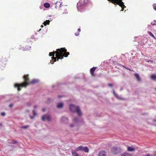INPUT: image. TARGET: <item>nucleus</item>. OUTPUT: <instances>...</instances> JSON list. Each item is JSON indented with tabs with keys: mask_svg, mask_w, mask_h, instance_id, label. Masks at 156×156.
<instances>
[{
	"mask_svg": "<svg viewBox=\"0 0 156 156\" xmlns=\"http://www.w3.org/2000/svg\"><path fill=\"white\" fill-rule=\"evenodd\" d=\"M69 54V52H67V50L65 48L57 49L56 51L49 53V56H52V59L54 60L53 61L51 60L50 62L53 64L56 60L58 61L59 59H62L64 57H67Z\"/></svg>",
	"mask_w": 156,
	"mask_h": 156,
	"instance_id": "nucleus-1",
	"label": "nucleus"
},
{
	"mask_svg": "<svg viewBox=\"0 0 156 156\" xmlns=\"http://www.w3.org/2000/svg\"><path fill=\"white\" fill-rule=\"evenodd\" d=\"M38 80H33L31 81H30L29 83H22L20 84L16 83L15 84V87H17V90L18 91H20L21 90L20 88V87H26L28 85L30 84H33L37 83Z\"/></svg>",
	"mask_w": 156,
	"mask_h": 156,
	"instance_id": "nucleus-2",
	"label": "nucleus"
},
{
	"mask_svg": "<svg viewBox=\"0 0 156 156\" xmlns=\"http://www.w3.org/2000/svg\"><path fill=\"white\" fill-rule=\"evenodd\" d=\"M70 110L72 112H76L79 116H80L82 113L79 107L73 105H71L69 106Z\"/></svg>",
	"mask_w": 156,
	"mask_h": 156,
	"instance_id": "nucleus-3",
	"label": "nucleus"
},
{
	"mask_svg": "<svg viewBox=\"0 0 156 156\" xmlns=\"http://www.w3.org/2000/svg\"><path fill=\"white\" fill-rule=\"evenodd\" d=\"M90 1L88 0H80L77 4V7L79 8L80 6H82L86 5L89 3Z\"/></svg>",
	"mask_w": 156,
	"mask_h": 156,
	"instance_id": "nucleus-4",
	"label": "nucleus"
},
{
	"mask_svg": "<svg viewBox=\"0 0 156 156\" xmlns=\"http://www.w3.org/2000/svg\"><path fill=\"white\" fill-rule=\"evenodd\" d=\"M51 119V117L49 115H44L42 116V121H44L45 119L48 120L50 121Z\"/></svg>",
	"mask_w": 156,
	"mask_h": 156,
	"instance_id": "nucleus-5",
	"label": "nucleus"
},
{
	"mask_svg": "<svg viewBox=\"0 0 156 156\" xmlns=\"http://www.w3.org/2000/svg\"><path fill=\"white\" fill-rule=\"evenodd\" d=\"M114 4L116 5H118L120 6L121 7L122 9L120 10L121 11H123L124 10V8L126 7L124 5V3L123 2H122V4L121 3H115Z\"/></svg>",
	"mask_w": 156,
	"mask_h": 156,
	"instance_id": "nucleus-6",
	"label": "nucleus"
},
{
	"mask_svg": "<svg viewBox=\"0 0 156 156\" xmlns=\"http://www.w3.org/2000/svg\"><path fill=\"white\" fill-rule=\"evenodd\" d=\"M110 2H111L113 4L117 3H121L122 4V0H108Z\"/></svg>",
	"mask_w": 156,
	"mask_h": 156,
	"instance_id": "nucleus-7",
	"label": "nucleus"
},
{
	"mask_svg": "<svg viewBox=\"0 0 156 156\" xmlns=\"http://www.w3.org/2000/svg\"><path fill=\"white\" fill-rule=\"evenodd\" d=\"M23 79L25 82L23 83H29L30 80L28 75H25L23 76Z\"/></svg>",
	"mask_w": 156,
	"mask_h": 156,
	"instance_id": "nucleus-8",
	"label": "nucleus"
},
{
	"mask_svg": "<svg viewBox=\"0 0 156 156\" xmlns=\"http://www.w3.org/2000/svg\"><path fill=\"white\" fill-rule=\"evenodd\" d=\"M127 151L130 152L133 151L136 149V148L133 146L132 147L127 146Z\"/></svg>",
	"mask_w": 156,
	"mask_h": 156,
	"instance_id": "nucleus-9",
	"label": "nucleus"
},
{
	"mask_svg": "<svg viewBox=\"0 0 156 156\" xmlns=\"http://www.w3.org/2000/svg\"><path fill=\"white\" fill-rule=\"evenodd\" d=\"M106 152L104 151H102L99 153L98 156H106Z\"/></svg>",
	"mask_w": 156,
	"mask_h": 156,
	"instance_id": "nucleus-10",
	"label": "nucleus"
},
{
	"mask_svg": "<svg viewBox=\"0 0 156 156\" xmlns=\"http://www.w3.org/2000/svg\"><path fill=\"white\" fill-rule=\"evenodd\" d=\"M96 69V67H93L90 69V72L92 76H95V74L94 73V71Z\"/></svg>",
	"mask_w": 156,
	"mask_h": 156,
	"instance_id": "nucleus-11",
	"label": "nucleus"
},
{
	"mask_svg": "<svg viewBox=\"0 0 156 156\" xmlns=\"http://www.w3.org/2000/svg\"><path fill=\"white\" fill-rule=\"evenodd\" d=\"M117 148L115 147H113L111 150V151L114 154H116L117 153Z\"/></svg>",
	"mask_w": 156,
	"mask_h": 156,
	"instance_id": "nucleus-12",
	"label": "nucleus"
},
{
	"mask_svg": "<svg viewBox=\"0 0 156 156\" xmlns=\"http://www.w3.org/2000/svg\"><path fill=\"white\" fill-rule=\"evenodd\" d=\"M83 147L82 146H80L79 147H78L76 149V150L77 151H83Z\"/></svg>",
	"mask_w": 156,
	"mask_h": 156,
	"instance_id": "nucleus-13",
	"label": "nucleus"
},
{
	"mask_svg": "<svg viewBox=\"0 0 156 156\" xmlns=\"http://www.w3.org/2000/svg\"><path fill=\"white\" fill-rule=\"evenodd\" d=\"M72 154L73 156H79V154L75 151H72Z\"/></svg>",
	"mask_w": 156,
	"mask_h": 156,
	"instance_id": "nucleus-14",
	"label": "nucleus"
},
{
	"mask_svg": "<svg viewBox=\"0 0 156 156\" xmlns=\"http://www.w3.org/2000/svg\"><path fill=\"white\" fill-rule=\"evenodd\" d=\"M151 78L153 80H156V75L152 74L150 76Z\"/></svg>",
	"mask_w": 156,
	"mask_h": 156,
	"instance_id": "nucleus-15",
	"label": "nucleus"
},
{
	"mask_svg": "<svg viewBox=\"0 0 156 156\" xmlns=\"http://www.w3.org/2000/svg\"><path fill=\"white\" fill-rule=\"evenodd\" d=\"M83 151L86 153H88L89 152V149L87 147H83Z\"/></svg>",
	"mask_w": 156,
	"mask_h": 156,
	"instance_id": "nucleus-16",
	"label": "nucleus"
},
{
	"mask_svg": "<svg viewBox=\"0 0 156 156\" xmlns=\"http://www.w3.org/2000/svg\"><path fill=\"white\" fill-rule=\"evenodd\" d=\"M135 76L136 77L137 80L138 81H140V79L139 77V75L138 74H134Z\"/></svg>",
	"mask_w": 156,
	"mask_h": 156,
	"instance_id": "nucleus-17",
	"label": "nucleus"
},
{
	"mask_svg": "<svg viewBox=\"0 0 156 156\" xmlns=\"http://www.w3.org/2000/svg\"><path fill=\"white\" fill-rule=\"evenodd\" d=\"M63 106V103H58L57 105V107L58 108H61Z\"/></svg>",
	"mask_w": 156,
	"mask_h": 156,
	"instance_id": "nucleus-18",
	"label": "nucleus"
},
{
	"mask_svg": "<svg viewBox=\"0 0 156 156\" xmlns=\"http://www.w3.org/2000/svg\"><path fill=\"white\" fill-rule=\"evenodd\" d=\"M44 6L46 8H48L50 7V4L48 2L45 3L44 5Z\"/></svg>",
	"mask_w": 156,
	"mask_h": 156,
	"instance_id": "nucleus-19",
	"label": "nucleus"
},
{
	"mask_svg": "<svg viewBox=\"0 0 156 156\" xmlns=\"http://www.w3.org/2000/svg\"><path fill=\"white\" fill-rule=\"evenodd\" d=\"M50 22V21L49 20H46L44 22L43 24L44 26H46L47 24H49Z\"/></svg>",
	"mask_w": 156,
	"mask_h": 156,
	"instance_id": "nucleus-20",
	"label": "nucleus"
},
{
	"mask_svg": "<svg viewBox=\"0 0 156 156\" xmlns=\"http://www.w3.org/2000/svg\"><path fill=\"white\" fill-rule=\"evenodd\" d=\"M148 34L150 35L151 37H152L154 39H156L155 37L154 36V35L150 31L148 32Z\"/></svg>",
	"mask_w": 156,
	"mask_h": 156,
	"instance_id": "nucleus-21",
	"label": "nucleus"
},
{
	"mask_svg": "<svg viewBox=\"0 0 156 156\" xmlns=\"http://www.w3.org/2000/svg\"><path fill=\"white\" fill-rule=\"evenodd\" d=\"M121 156H132V155L129 153H124L122 154Z\"/></svg>",
	"mask_w": 156,
	"mask_h": 156,
	"instance_id": "nucleus-22",
	"label": "nucleus"
},
{
	"mask_svg": "<svg viewBox=\"0 0 156 156\" xmlns=\"http://www.w3.org/2000/svg\"><path fill=\"white\" fill-rule=\"evenodd\" d=\"M17 143V141H15L14 140H12V141L10 142H9V143L10 144H15Z\"/></svg>",
	"mask_w": 156,
	"mask_h": 156,
	"instance_id": "nucleus-23",
	"label": "nucleus"
},
{
	"mask_svg": "<svg viewBox=\"0 0 156 156\" xmlns=\"http://www.w3.org/2000/svg\"><path fill=\"white\" fill-rule=\"evenodd\" d=\"M29 127V126L28 125H27V126H22L21 127V128H22L24 129H27Z\"/></svg>",
	"mask_w": 156,
	"mask_h": 156,
	"instance_id": "nucleus-24",
	"label": "nucleus"
},
{
	"mask_svg": "<svg viewBox=\"0 0 156 156\" xmlns=\"http://www.w3.org/2000/svg\"><path fill=\"white\" fill-rule=\"evenodd\" d=\"M62 121H64L65 120H66L67 121H68V119L65 117H63L62 118Z\"/></svg>",
	"mask_w": 156,
	"mask_h": 156,
	"instance_id": "nucleus-25",
	"label": "nucleus"
},
{
	"mask_svg": "<svg viewBox=\"0 0 156 156\" xmlns=\"http://www.w3.org/2000/svg\"><path fill=\"white\" fill-rule=\"evenodd\" d=\"M73 120L75 122H77L78 121V118H75Z\"/></svg>",
	"mask_w": 156,
	"mask_h": 156,
	"instance_id": "nucleus-26",
	"label": "nucleus"
},
{
	"mask_svg": "<svg viewBox=\"0 0 156 156\" xmlns=\"http://www.w3.org/2000/svg\"><path fill=\"white\" fill-rule=\"evenodd\" d=\"M153 7L154 9L156 11V4H154L153 5Z\"/></svg>",
	"mask_w": 156,
	"mask_h": 156,
	"instance_id": "nucleus-27",
	"label": "nucleus"
},
{
	"mask_svg": "<svg viewBox=\"0 0 156 156\" xmlns=\"http://www.w3.org/2000/svg\"><path fill=\"white\" fill-rule=\"evenodd\" d=\"M33 113L34 115L35 116L36 115V113L35 110L33 111Z\"/></svg>",
	"mask_w": 156,
	"mask_h": 156,
	"instance_id": "nucleus-28",
	"label": "nucleus"
},
{
	"mask_svg": "<svg viewBox=\"0 0 156 156\" xmlns=\"http://www.w3.org/2000/svg\"><path fill=\"white\" fill-rule=\"evenodd\" d=\"M75 35L76 36H78L79 35V33L77 31L75 33Z\"/></svg>",
	"mask_w": 156,
	"mask_h": 156,
	"instance_id": "nucleus-29",
	"label": "nucleus"
},
{
	"mask_svg": "<svg viewBox=\"0 0 156 156\" xmlns=\"http://www.w3.org/2000/svg\"><path fill=\"white\" fill-rule=\"evenodd\" d=\"M108 86L109 87H112L113 86V84L111 83H109L108 84Z\"/></svg>",
	"mask_w": 156,
	"mask_h": 156,
	"instance_id": "nucleus-30",
	"label": "nucleus"
},
{
	"mask_svg": "<svg viewBox=\"0 0 156 156\" xmlns=\"http://www.w3.org/2000/svg\"><path fill=\"white\" fill-rule=\"evenodd\" d=\"M1 115L2 116H4L5 115V113L4 112H2L1 113Z\"/></svg>",
	"mask_w": 156,
	"mask_h": 156,
	"instance_id": "nucleus-31",
	"label": "nucleus"
},
{
	"mask_svg": "<svg viewBox=\"0 0 156 156\" xmlns=\"http://www.w3.org/2000/svg\"><path fill=\"white\" fill-rule=\"evenodd\" d=\"M122 66L123 67H124L125 68L127 69L130 70V69L127 68H126L125 66Z\"/></svg>",
	"mask_w": 156,
	"mask_h": 156,
	"instance_id": "nucleus-32",
	"label": "nucleus"
},
{
	"mask_svg": "<svg viewBox=\"0 0 156 156\" xmlns=\"http://www.w3.org/2000/svg\"><path fill=\"white\" fill-rule=\"evenodd\" d=\"M13 105L12 104H11L9 105V107L11 108H12L13 107Z\"/></svg>",
	"mask_w": 156,
	"mask_h": 156,
	"instance_id": "nucleus-33",
	"label": "nucleus"
},
{
	"mask_svg": "<svg viewBox=\"0 0 156 156\" xmlns=\"http://www.w3.org/2000/svg\"><path fill=\"white\" fill-rule=\"evenodd\" d=\"M80 31H81V30H80V29L79 28L77 30V31L79 33L80 32Z\"/></svg>",
	"mask_w": 156,
	"mask_h": 156,
	"instance_id": "nucleus-34",
	"label": "nucleus"
},
{
	"mask_svg": "<svg viewBox=\"0 0 156 156\" xmlns=\"http://www.w3.org/2000/svg\"><path fill=\"white\" fill-rule=\"evenodd\" d=\"M70 127H72L74 126V125L73 124H71L70 125Z\"/></svg>",
	"mask_w": 156,
	"mask_h": 156,
	"instance_id": "nucleus-35",
	"label": "nucleus"
},
{
	"mask_svg": "<svg viewBox=\"0 0 156 156\" xmlns=\"http://www.w3.org/2000/svg\"><path fill=\"white\" fill-rule=\"evenodd\" d=\"M145 156H151L149 154H147L145 155Z\"/></svg>",
	"mask_w": 156,
	"mask_h": 156,
	"instance_id": "nucleus-36",
	"label": "nucleus"
},
{
	"mask_svg": "<svg viewBox=\"0 0 156 156\" xmlns=\"http://www.w3.org/2000/svg\"><path fill=\"white\" fill-rule=\"evenodd\" d=\"M154 156H156V151H155L154 152Z\"/></svg>",
	"mask_w": 156,
	"mask_h": 156,
	"instance_id": "nucleus-37",
	"label": "nucleus"
},
{
	"mask_svg": "<svg viewBox=\"0 0 156 156\" xmlns=\"http://www.w3.org/2000/svg\"><path fill=\"white\" fill-rule=\"evenodd\" d=\"M42 111H43V112H44V111H45V108H43V109H42Z\"/></svg>",
	"mask_w": 156,
	"mask_h": 156,
	"instance_id": "nucleus-38",
	"label": "nucleus"
},
{
	"mask_svg": "<svg viewBox=\"0 0 156 156\" xmlns=\"http://www.w3.org/2000/svg\"><path fill=\"white\" fill-rule=\"evenodd\" d=\"M29 112V110H26V112Z\"/></svg>",
	"mask_w": 156,
	"mask_h": 156,
	"instance_id": "nucleus-39",
	"label": "nucleus"
},
{
	"mask_svg": "<svg viewBox=\"0 0 156 156\" xmlns=\"http://www.w3.org/2000/svg\"><path fill=\"white\" fill-rule=\"evenodd\" d=\"M37 107V106H36V105L34 106V108H36Z\"/></svg>",
	"mask_w": 156,
	"mask_h": 156,
	"instance_id": "nucleus-40",
	"label": "nucleus"
},
{
	"mask_svg": "<svg viewBox=\"0 0 156 156\" xmlns=\"http://www.w3.org/2000/svg\"><path fill=\"white\" fill-rule=\"evenodd\" d=\"M148 62H152V61H151V60H149V61H148Z\"/></svg>",
	"mask_w": 156,
	"mask_h": 156,
	"instance_id": "nucleus-41",
	"label": "nucleus"
},
{
	"mask_svg": "<svg viewBox=\"0 0 156 156\" xmlns=\"http://www.w3.org/2000/svg\"><path fill=\"white\" fill-rule=\"evenodd\" d=\"M41 27H43V25H41Z\"/></svg>",
	"mask_w": 156,
	"mask_h": 156,
	"instance_id": "nucleus-42",
	"label": "nucleus"
},
{
	"mask_svg": "<svg viewBox=\"0 0 156 156\" xmlns=\"http://www.w3.org/2000/svg\"><path fill=\"white\" fill-rule=\"evenodd\" d=\"M30 117H31V119H32L33 118V117H32V116H30Z\"/></svg>",
	"mask_w": 156,
	"mask_h": 156,
	"instance_id": "nucleus-43",
	"label": "nucleus"
},
{
	"mask_svg": "<svg viewBox=\"0 0 156 156\" xmlns=\"http://www.w3.org/2000/svg\"><path fill=\"white\" fill-rule=\"evenodd\" d=\"M154 89H155V90H156V88H155Z\"/></svg>",
	"mask_w": 156,
	"mask_h": 156,
	"instance_id": "nucleus-44",
	"label": "nucleus"
},
{
	"mask_svg": "<svg viewBox=\"0 0 156 156\" xmlns=\"http://www.w3.org/2000/svg\"><path fill=\"white\" fill-rule=\"evenodd\" d=\"M59 98H60L61 97L60 96H58Z\"/></svg>",
	"mask_w": 156,
	"mask_h": 156,
	"instance_id": "nucleus-45",
	"label": "nucleus"
}]
</instances>
